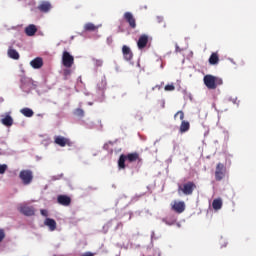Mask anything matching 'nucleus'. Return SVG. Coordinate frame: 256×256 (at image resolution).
I'll use <instances>...</instances> for the list:
<instances>
[{
  "instance_id": "obj_11",
  "label": "nucleus",
  "mask_w": 256,
  "mask_h": 256,
  "mask_svg": "<svg viewBox=\"0 0 256 256\" xmlns=\"http://www.w3.org/2000/svg\"><path fill=\"white\" fill-rule=\"evenodd\" d=\"M57 203L59 205H62L63 207H69V205H71V197H69L68 195H58L57 196Z\"/></svg>"
},
{
  "instance_id": "obj_14",
  "label": "nucleus",
  "mask_w": 256,
  "mask_h": 256,
  "mask_svg": "<svg viewBox=\"0 0 256 256\" xmlns=\"http://www.w3.org/2000/svg\"><path fill=\"white\" fill-rule=\"evenodd\" d=\"M147 43H149V36L147 34H142L137 41L138 49H145Z\"/></svg>"
},
{
  "instance_id": "obj_24",
  "label": "nucleus",
  "mask_w": 256,
  "mask_h": 256,
  "mask_svg": "<svg viewBox=\"0 0 256 256\" xmlns=\"http://www.w3.org/2000/svg\"><path fill=\"white\" fill-rule=\"evenodd\" d=\"M20 112L22 115H24V117H33V115H35V112H33V110L30 108H23L20 110Z\"/></svg>"
},
{
  "instance_id": "obj_18",
  "label": "nucleus",
  "mask_w": 256,
  "mask_h": 256,
  "mask_svg": "<svg viewBox=\"0 0 256 256\" xmlns=\"http://www.w3.org/2000/svg\"><path fill=\"white\" fill-rule=\"evenodd\" d=\"M25 33L28 37H33L37 33V26L30 24L25 28Z\"/></svg>"
},
{
  "instance_id": "obj_6",
  "label": "nucleus",
  "mask_w": 256,
  "mask_h": 256,
  "mask_svg": "<svg viewBox=\"0 0 256 256\" xmlns=\"http://www.w3.org/2000/svg\"><path fill=\"white\" fill-rule=\"evenodd\" d=\"M19 177L23 185H31V183L33 182V171L22 170L20 171Z\"/></svg>"
},
{
  "instance_id": "obj_31",
  "label": "nucleus",
  "mask_w": 256,
  "mask_h": 256,
  "mask_svg": "<svg viewBox=\"0 0 256 256\" xmlns=\"http://www.w3.org/2000/svg\"><path fill=\"white\" fill-rule=\"evenodd\" d=\"M164 223H166V225H175V220L172 221H168L167 218L163 220Z\"/></svg>"
},
{
  "instance_id": "obj_30",
  "label": "nucleus",
  "mask_w": 256,
  "mask_h": 256,
  "mask_svg": "<svg viewBox=\"0 0 256 256\" xmlns=\"http://www.w3.org/2000/svg\"><path fill=\"white\" fill-rule=\"evenodd\" d=\"M40 213H41V215H42L43 217H48V215H49V212H47V210H45V209H41V210H40Z\"/></svg>"
},
{
  "instance_id": "obj_27",
  "label": "nucleus",
  "mask_w": 256,
  "mask_h": 256,
  "mask_svg": "<svg viewBox=\"0 0 256 256\" xmlns=\"http://www.w3.org/2000/svg\"><path fill=\"white\" fill-rule=\"evenodd\" d=\"M73 113L76 117H85V111L81 108L75 109Z\"/></svg>"
},
{
  "instance_id": "obj_17",
  "label": "nucleus",
  "mask_w": 256,
  "mask_h": 256,
  "mask_svg": "<svg viewBox=\"0 0 256 256\" xmlns=\"http://www.w3.org/2000/svg\"><path fill=\"white\" fill-rule=\"evenodd\" d=\"M44 225H46V227H49L50 231H55V229H57V222L51 218H46L44 221Z\"/></svg>"
},
{
  "instance_id": "obj_36",
  "label": "nucleus",
  "mask_w": 256,
  "mask_h": 256,
  "mask_svg": "<svg viewBox=\"0 0 256 256\" xmlns=\"http://www.w3.org/2000/svg\"><path fill=\"white\" fill-rule=\"evenodd\" d=\"M0 173H1V164H0Z\"/></svg>"
},
{
  "instance_id": "obj_1",
  "label": "nucleus",
  "mask_w": 256,
  "mask_h": 256,
  "mask_svg": "<svg viewBox=\"0 0 256 256\" xmlns=\"http://www.w3.org/2000/svg\"><path fill=\"white\" fill-rule=\"evenodd\" d=\"M135 163L136 161H141V156H139L138 152L129 153L127 155L121 154L118 160L119 169H125L127 166L125 162Z\"/></svg>"
},
{
  "instance_id": "obj_33",
  "label": "nucleus",
  "mask_w": 256,
  "mask_h": 256,
  "mask_svg": "<svg viewBox=\"0 0 256 256\" xmlns=\"http://www.w3.org/2000/svg\"><path fill=\"white\" fill-rule=\"evenodd\" d=\"M81 256H95V254L93 252H85Z\"/></svg>"
},
{
  "instance_id": "obj_29",
  "label": "nucleus",
  "mask_w": 256,
  "mask_h": 256,
  "mask_svg": "<svg viewBox=\"0 0 256 256\" xmlns=\"http://www.w3.org/2000/svg\"><path fill=\"white\" fill-rule=\"evenodd\" d=\"M94 63L96 67H103V60L101 59H95Z\"/></svg>"
},
{
  "instance_id": "obj_22",
  "label": "nucleus",
  "mask_w": 256,
  "mask_h": 256,
  "mask_svg": "<svg viewBox=\"0 0 256 256\" xmlns=\"http://www.w3.org/2000/svg\"><path fill=\"white\" fill-rule=\"evenodd\" d=\"M218 63H219V54H217V52H213L210 55L209 64L210 65H217Z\"/></svg>"
},
{
  "instance_id": "obj_19",
  "label": "nucleus",
  "mask_w": 256,
  "mask_h": 256,
  "mask_svg": "<svg viewBox=\"0 0 256 256\" xmlns=\"http://www.w3.org/2000/svg\"><path fill=\"white\" fill-rule=\"evenodd\" d=\"M97 89H99V91H105L107 89V78L105 76H102L98 81Z\"/></svg>"
},
{
  "instance_id": "obj_25",
  "label": "nucleus",
  "mask_w": 256,
  "mask_h": 256,
  "mask_svg": "<svg viewBox=\"0 0 256 256\" xmlns=\"http://www.w3.org/2000/svg\"><path fill=\"white\" fill-rule=\"evenodd\" d=\"M84 29H85V31H97L98 27L95 26V24H93V23H86L84 25Z\"/></svg>"
},
{
  "instance_id": "obj_16",
  "label": "nucleus",
  "mask_w": 256,
  "mask_h": 256,
  "mask_svg": "<svg viewBox=\"0 0 256 256\" xmlns=\"http://www.w3.org/2000/svg\"><path fill=\"white\" fill-rule=\"evenodd\" d=\"M30 65L33 69H41V67H43V58L36 57L35 59L31 60Z\"/></svg>"
},
{
  "instance_id": "obj_15",
  "label": "nucleus",
  "mask_w": 256,
  "mask_h": 256,
  "mask_svg": "<svg viewBox=\"0 0 256 256\" xmlns=\"http://www.w3.org/2000/svg\"><path fill=\"white\" fill-rule=\"evenodd\" d=\"M38 11L41 13H49L51 11V2L49 1H42L38 5Z\"/></svg>"
},
{
  "instance_id": "obj_9",
  "label": "nucleus",
  "mask_w": 256,
  "mask_h": 256,
  "mask_svg": "<svg viewBox=\"0 0 256 256\" xmlns=\"http://www.w3.org/2000/svg\"><path fill=\"white\" fill-rule=\"evenodd\" d=\"M54 143L59 147H71L73 142L69 138H65L64 136H55Z\"/></svg>"
},
{
  "instance_id": "obj_4",
  "label": "nucleus",
  "mask_w": 256,
  "mask_h": 256,
  "mask_svg": "<svg viewBox=\"0 0 256 256\" xmlns=\"http://www.w3.org/2000/svg\"><path fill=\"white\" fill-rule=\"evenodd\" d=\"M177 117H180V133H187V131H189V129H191V124L189 123V121H185V113L183 111H178L175 115H174V119H177Z\"/></svg>"
},
{
  "instance_id": "obj_28",
  "label": "nucleus",
  "mask_w": 256,
  "mask_h": 256,
  "mask_svg": "<svg viewBox=\"0 0 256 256\" xmlns=\"http://www.w3.org/2000/svg\"><path fill=\"white\" fill-rule=\"evenodd\" d=\"M164 90H165V91H175V85H173V84H167V85L164 87Z\"/></svg>"
},
{
  "instance_id": "obj_3",
  "label": "nucleus",
  "mask_w": 256,
  "mask_h": 256,
  "mask_svg": "<svg viewBox=\"0 0 256 256\" xmlns=\"http://www.w3.org/2000/svg\"><path fill=\"white\" fill-rule=\"evenodd\" d=\"M204 84L207 89H215L218 85H223V80L213 75L204 76Z\"/></svg>"
},
{
  "instance_id": "obj_35",
  "label": "nucleus",
  "mask_w": 256,
  "mask_h": 256,
  "mask_svg": "<svg viewBox=\"0 0 256 256\" xmlns=\"http://www.w3.org/2000/svg\"><path fill=\"white\" fill-rule=\"evenodd\" d=\"M0 242H1V230H0Z\"/></svg>"
},
{
  "instance_id": "obj_12",
  "label": "nucleus",
  "mask_w": 256,
  "mask_h": 256,
  "mask_svg": "<svg viewBox=\"0 0 256 256\" xmlns=\"http://www.w3.org/2000/svg\"><path fill=\"white\" fill-rule=\"evenodd\" d=\"M172 211H175V213H183L185 211V203L183 201H174V203L171 205Z\"/></svg>"
},
{
  "instance_id": "obj_32",
  "label": "nucleus",
  "mask_w": 256,
  "mask_h": 256,
  "mask_svg": "<svg viewBox=\"0 0 256 256\" xmlns=\"http://www.w3.org/2000/svg\"><path fill=\"white\" fill-rule=\"evenodd\" d=\"M5 171H7V165L6 164H2L1 165V175H3V173H5Z\"/></svg>"
},
{
  "instance_id": "obj_23",
  "label": "nucleus",
  "mask_w": 256,
  "mask_h": 256,
  "mask_svg": "<svg viewBox=\"0 0 256 256\" xmlns=\"http://www.w3.org/2000/svg\"><path fill=\"white\" fill-rule=\"evenodd\" d=\"M212 207L215 209V211H219V209L223 207V200H221V198L214 199L212 202Z\"/></svg>"
},
{
  "instance_id": "obj_13",
  "label": "nucleus",
  "mask_w": 256,
  "mask_h": 256,
  "mask_svg": "<svg viewBox=\"0 0 256 256\" xmlns=\"http://www.w3.org/2000/svg\"><path fill=\"white\" fill-rule=\"evenodd\" d=\"M122 55L125 61H133V51L127 45L122 46Z\"/></svg>"
},
{
  "instance_id": "obj_21",
  "label": "nucleus",
  "mask_w": 256,
  "mask_h": 256,
  "mask_svg": "<svg viewBox=\"0 0 256 256\" xmlns=\"http://www.w3.org/2000/svg\"><path fill=\"white\" fill-rule=\"evenodd\" d=\"M8 57H10V59H14L15 61L19 60V52H17V50L13 49V48H9L8 49Z\"/></svg>"
},
{
  "instance_id": "obj_26",
  "label": "nucleus",
  "mask_w": 256,
  "mask_h": 256,
  "mask_svg": "<svg viewBox=\"0 0 256 256\" xmlns=\"http://www.w3.org/2000/svg\"><path fill=\"white\" fill-rule=\"evenodd\" d=\"M20 82H21V87H27V85L31 83V80L25 76H21Z\"/></svg>"
},
{
  "instance_id": "obj_20",
  "label": "nucleus",
  "mask_w": 256,
  "mask_h": 256,
  "mask_svg": "<svg viewBox=\"0 0 256 256\" xmlns=\"http://www.w3.org/2000/svg\"><path fill=\"white\" fill-rule=\"evenodd\" d=\"M2 124L5 125V127L13 126V117H11V114H6L2 118Z\"/></svg>"
},
{
  "instance_id": "obj_8",
  "label": "nucleus",
  "mask_w": 256,
  "mask_h": 256,
  "mask_svg": "<svg viewBox=\"0 0 256 256\" xmlns=\"http://www.w3.org/2000/svg\"><path fill=\"white\" fill-rule=\"evenodd\" d=\"M18 211L26 217H33V215H35V208H33V206H27L25 204H20L18 206Z\"/></svg>"
},
{
  "instance_id": "obj_34",
  "label": "nucleus",
  "mask_w": 256,
  "mask_h": 256,
  "mask_svg": "<svg viewBox=\"0 0 256 256\" xmlns=\"http://www.w3.org/2000/svg\"><path fill=\"white\" fill-rule=\"evenodd\" d=\"M3 239H5V232L1 230V241H3Z\"/></svg>"
},
{
  "instance_id": "obj_2",
  "label": "nucleus",
  "mask_w": 256,
  "mask_h": 256,
  "mask_svg": "<svg viewBox=\"0 0 256 256\" xmlns=\"http://www.w3.org/2000/svg\"><path fill=\"white\" fill-rule=\"evenodd\" d=\"M195 189H197V184H195L193 181H187L184 184L178 185V193H183V195L187 196L193 195V191H195Z\"/></svg>"
},
{
  "instance_id": "obj_10",
  "label": "nucleus",
  "mask_w": 256,
  "mask_h": 256,
  "mask_svg": "<svg viewBox=\"0 0 256 256\" xmlns=\"http://www.w3.org/2000/svg\"><path fill=\"white\" fill-rule=\"evenodd\" d=\"M124 19L126 23L129 24V27H131V29H135L137 27V21L135 20V16H133L131 12H126L124 14Z\"/></svg>"
},
{
  "instance_id": "obj_7",
  "label": "nucleus",
  "mask_w": 256,
  "mask_h": 256,
  "mask_svg": "<svg viewBox=\"0 0 256 256\" xmlns=\"http://www.w3.org/2000/svg\"><path fill=\"white\" fill-rule=\"evenodd\" d=\"M62 63L64 67H67L68 69L73 67V64L75 63V58L67 51H64L62 54Z\"/></svg>"
},
{
  "instance_id": "obj_5",
  "label": "nucleus",
  "mask_w": 256,
  "mask_h": 256,
  "mask_svg": "<svg viewBox=\"0 0 256 256\" xmlns=\"http://www.w3.org/2000/svg\"><path fill=\"white\" fill-rule=\"evenodd\" d=\"M225 175H227V167L225 166V164L219 162L216 165V169H215L216 181H223V179H225Z\"/></svg>"
}]
</instances>
